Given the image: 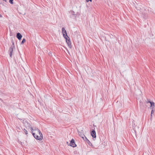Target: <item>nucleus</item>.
Returning <instances> with one entry per match:
<instances>
[{
    "label": "nucleus",
    "mask_w": 155,
    "mask_h": 155,
    "mask_svg": "<svg viewBox=\"0 0 155 155\" xmlns=\"http://www.w3.org/2000/svg\"><path fill=\"white\" fill-rule=\"evenodd\" d=\"M25 41H26L25 39V38H24L21 42V44H23L25 42Z\"/></svg>",
    "instance_id": "obj_18"
},
{
    "label": "nucleus",
    "mask_w": 155,
    "mask_h": 155,
    "mask_svg": "<svg viewBox=\"0 0 155 155\" xmlns=\"http://www.w3.org/2000/svg\"><path fill=\"white\" fill-rule=\"evenodd\" d=\"M4 1L6 2V0H3Z\"/></svg>",
    "instance_id": "obj_25"
},
{
    "label": "nucleus",
    "mask_w": 155,
    "mask_h": 155,
    "mask_svg": "<svg viewBox=\"0 0 155 155\" xmlns=\"http://www.w3.org/2000/svg\"><path fill=\"white\" fill-rule=\"evenodd\" d=\"M70 145V146L74 147H76V145L74 142V140L73 139H72L71 141Z\"/></svg>",
    "instance_id": "obj_5"
},
{
    "label": "nucleus",
    "mask_w": 155,
    "mask_h": 155,
    "mask_svg": "<svg viewBox=\"0 0 155 155\" xmlns=\"http://www.w3.org/2000/svg\"><path fill=\"white\" fill-rule=\"evenodd\" d=\"M150 107L152 109H153L154 108L155 105H154V103L153 102H150Z\"/></svg>",
    "instance_id": "obj_10"
},
{
    "label": "nucleus",
    "mask_w": 155,
    "mask_h": 155,
    "mask_svg": "<svg viewBox=\"0 0 155 155\" xmlns=\"http://www.w3.org/2000/svg\"><path fill=\"white\" fill-rule=\"evenodd\" d=\"M63 36L64 38L66 39L69 38V37L67 36V34H63Z\"/></svg>",
    "instance_id": "obj_13"
},
{
    "label": "nucleus",
    "mask_w": 155,
    "mask_h": 155,
    "mask_svg": "<svg viewBox=\"0 0 155 155\" xmlns=\"http://www.w3.org/2000/svg\"><path fill=\"white\" fill-rule=\"evenodd\" d=\"M18 12L19 14L23 15H24L25 14V12L24 11V10H19Z\"/></svg>",
    "instance_id": "obj_11"
},
{
    "label": "nucleus",
    "mask_w": 155,
    "mask_h": 155,
    "mask_svg": "<svg viewBox=\"0 0 155 155\" xmlns=\"http://www.w3.org/2000/svg\"><path fill=\"white\" fill-rule=\"evenodd\" d=\"M132 127H133V128L134 129V130L135 131V127H134V126H133Z\"/></svg>",
    "instance_id": "obj_22"
},
{
    "label": "nucleus",
    "mask_w": 155,
    "mask_h": 155,
    "mask_svg": "<svg viewBox=\"0 0 155 155\" xmlns=\"http://www.w3.org/2000/svg\"><path fill=\"white\" fill-rule=\"evenodd\" d=\"M13 0H10L9 1V2L11 4H13Z\"/></svg>",
    "instance_id": "obj_19"
},
{
    "label": "nucleus",
    "mask_w": 155,
    "mask_h": 155,
    "mask_svg": "<svg viewBox=\"0 0 155 155\" xmlns=\"http://www.w3.org/2000/svg\"><path fill=\"white\" fill-rule=\"evenodd\" d=\"M24 124L25 125V127H26L27 129H30V130H31V131L33 130V128L31 127V126L30 124L28 123L25 122V123H24Z\"/></svg>",
    "instance_id": "obj_3"
},
{
    "label": "nucleus",
    "mask_w": 155,
    "mask_h": 155,
    "mask_svg": "<svg viewBox=\"0 0 155 155\" xmlns=\"http://www.w3.org/2000/svg\"><path fill=\"white\" fill-rule=\"evenodd\" d=\"M66 42L67 43L69 47L70 48H71V43L70 41V40L69 38L66 39Z\"/></svg>",
    "instance_id": "obj_4"
},
{
    "label": "nucleus",
    "mask_w": 155,
    "mask_h": 155,
    "mask_svg": "<svg viewBox=\"0 0 155 155\" xmlns=\"http://www.w3.org/2000/svg\"><path fill=\"white\" fill-rule=\"evenodd\" d=\"M15 48V47H12V46H11L9 48V52L10 53V56L11 57H12V52L14 49Z\"/></svg>",
    "instance_id": "obj_6"
},
{
    "label": "nucleus",
    "mask_w": 155,
    "mask_h": 155,
    "mask_svg": "<svg viewBox=\"0 0 155 155\" xmlns=\"http://www.w3.org/2000/svg\"><path fill=\"white\" fill-rule=\"evenodd\" d=\"M23 130L24 132L25 133V134L26 135H27L28 134V133H27V131L26 130V129H24Z\"/></svg>",
    "instance_id": "obj_17"
},
{
    "label": "nucleus",
    "mask_w": 155,
    "mask_h": 155,
    "mask_svg": "<svg viewBox=\"0 0 155 155\" xmlns=\"http://www.w3.org/2000/svg\"><path fill=\"white\" fill-rule=\"evenodd\" d=\"M84 137H85V136H84Z\"/></svg>",
    "instance_id": "obj_26"
},
{
    "label": "nucleus",
    "mask_w": 155,
    "mask_h": 155,
    "mask_svg": "<svg viewBox=\"0 0 155 155\" xmlns=\"http://www.w3.org/2000/svg\"><path fill=\"white\" fill-rule=\"evenodd\" d=\"M154 110L152 109L151 111V115H150V117H151V118L152 117V114H153V113H154Z\"/></svg>",
    "instance_id": "obj_15"
},
{
    "label": "nucleus",
    "mask_w": 155,
    "mask_h": 155,
    "mask_svg": "<svg viewBox=\"0 0 155 155\" xmlns=\"http://www.w3.org/2000/svg\"><path fill=\"white\" fill-rule=\"evenodd\" d=\"M32 131L34 132V133H38V132L40 133V130L37 128H35L34 129H33V130L32 131Z\"/></svg>",
    "instance_id": "obj_7"
},
{
    "label": "nucleus",
    "mask_w": 155,
    "mask_h": 155,
    "mask_svg": "<svg viewBox=\"0 0 155 155\" xmlns=\"http://www.w3.org/2000/svg\"><path fill=\"white\" fill-rule=\"evenodd\" d=\"M69 12L72 17H76L78 14V12L77 10H71Z\"/></svg>",
    "instance_id": "obj_2"
},
{
    "label": "nucleus",
    "mask_w": 155,
    "mask_h": 155,
    "mask_svg": "<svg viewBox=\"0 0 155 155\" xmlns=\"http://www.w3.org/2000/svg\"><path fill=\"white\" fill-rule=\"evenodd\" d=\"M91 135L94 138H95L96 137V133L95 130H93L91 132Z\"/></svg>",
    "instance_id": "obj_8"
},
{
    "label": "nucleus",
    "mask_w": 155,
    "mask_h": 155,
    "mask_svg": "<svg viewBox=\"0 0 155 155\" xmlns=\"http://www.w3.org/2000/svg\"><path fill=\"white\" fill-rule=\"evenodd\" d=\"M78 134L79 135L84 139V135L83 134H81L80 132H78Z\"/></svg>",
    "instance_id": "obj_14"
},
{
    "label": "nucleus",
    "mask_w": 155,
    "mask_h": 155,
    "mask_svg": "<svg viewBox=\"0 0 155 155\" xmlns=\"http://www.w3.org/2000/svg\"><path fill=\"white\" fill-rule=\"evenodd\" d=\"M0 17H2V15L0 14Z\"/></svg>",
    "instance_id": "obj_23"
},
{
    "label": "nucleus",
    "mask_w": 155,
    "mask_h": 155,
    "mask_svg": "<svg viewBox=\"0 0 155 155\" xmlns=\"http://www.w3.org/2000/svg\"><path fill=\"white\" fill-rule=\"evenodd\" d=\"M150 102H151V101H146V103L147 104V103H150Z\"/></svg>",
    "instance_id": "obj_20"
},
{
    "label": "nucleus",
    "mask_w": 155,
    "mask_h": 155,
    "mask_svg": "<svg viewBox=\"0 0 155 155\" xmlns=\"http://www.w3.org/2000/svg\"><path fill=\"white\" fill-rule=\"evenodd\" d=\"M50 54H51V53H49V55H50Z\"/></svg>",
    "instance_id": "obj_24"
},
{
    "label": "nucleus",
    "mask_w": 155,
    "mask_h": 155,
    "mask_svg": "<svg viewBox=\"0 0 155 155\" xmlns=\"http://www.w3.org/2000/svg\"><path fill=\"white\" fill-rule=\"evenodd\" d=\"M32 133L36 139L40 140H41L43 139L42 134L41 131L40 133L38 132V133H36V134H35V133H34L33 131H32Z\"/></svg>",
    "instance_id": "obj_1"
},
{
    "label": "nucleus",
    "mask_w": 155,
    "mask_h": 155,
    "mask_svg": "<svg viewBox=\"0 0 155 155\" xmlns=\"http://www.w3.org/2000/svg\"><path fill=\"white\" fill-rule=\"evenodd\" d=\"M12 45H11V46H12V47H15V45L14 44V42L13 40H12Z\"/></svg>",
    "instance_id": "obj_16"
},
{
    "label": "nucleus",
    "mask_w": 155,
    "mask_h": 155,
    "mask_svg": "<svg viewBox=\"0 0 155 155\" xmlns=\"http://www.w3.org/2000/svg\"><path fill=\"white\" fill-rule=\"evenodd\" d=\"M16 37L19 40H20L22 38V35L20 33H18L17 34Z\"/></svg>",
    "instance_id": "obj_9"
},
{
    "label": "nucleus",
    "mask_w": 155,
    "mask_h": 155,
    "mask_svg": "<svg viewBox=\"0 0 155 155\" xmlns=\"http://www.w3.org/2000/svg\"><path fill=\"white\" fill-rule=\"evenodd\" d=\"M86 0V1L87 2H88L89 1H90V2L92 1V0Z\"/></svg>",
    "instance_id": "obj_21"
},
{
    "label": "nucleus",
    "mask_w": 155,
    "mask_h": 155,
    "mask_svg": "<svg viewBox=\"0 0 155 155\" xmlns=\"http://www.w3.org/2000/svg\"><path fill=\"white\" fill-rule=\"evenodd\" d=\"M62 32L63 34H67L66 31L65 30V29L64 28H62Z\"/></svg>",
    "instance_id": "obj_12"
}]
</instances>
